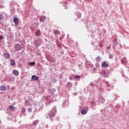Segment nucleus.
I'll list each match as a JSON object with an SVG mask.
<instances>
[{
	"mask_svg": "<svg viewBox=\"0 0 129 129\" xmlns=\"http://www.w3.org/2000/svg\"><path fill=\"white\" fill-rule=\"evenodd\" d=\"M114 44H115V45H117V42H115V43H114Z\"/></svg>",
	"mask_w": 129,
	"mask_h": 129,
	"instance_id": "nucleus-28",
	"label": "nucleus"
},
{
	"mask_svg": "<svg viewBox=\"0 0 129 129\" xmlns=\"http://www.w3.org/2000/svg\"><path fill=\"white\" fill-rule=\"evenodd\" d=\"M59 78L60 79H62V78H63V76L62 75L59 76Z\"/></svg>",
	"mask_w": 129,
	"mask_h": 129,
	"instance_id": "nucleus-27",
	"label": "nucleus"
},
{
	"mask_svg": "<svg viewBox=\"0 0 129 129\" xmlns=\"http://www.w3.org/2000/svg\"><path fill=\"white\" fill-rule=\"evenodd\" d=\"M0 28H1V26H0Z\"/></svg>",
	"mask_w": 129,
	"mask_h": 129,
	"instance_id": "nucleus-37",
	"label": "nucleus"
},
{
	"mask_svg": "<svg viewBox=\"0 0 129 129\" xmlns=\"http://www.w3.org/2000/svg\"><path fill=\"white\" fill-rule=\"evenodd\" d=\"M81 113L82 114H86L87 113V110L85 109H82V111H81Z\"/></svg>",
	"mask_w": 129,
	"mask_h": 129,
	"instance_id": "nucleus-12",
	"label": "nucleus"
},
{
	"mask_svg": "<svg viewBox=\"0 0 129 129\" xmlns=\"http://www.w3.org/2000/svg\"><path fill=\"white\" fill-rule=\"evenodd\" d=\"M13 22L16 25H19V19L17 18H14L13 19Z\"/></svg>",
	"mask_w": 129,
	"mask_h": 129,
	"instance_id": "nucleus-9",
	"label": "nucleus"
},
{
	"mask_svg": "<svg viewBox=\"0 0 129 129\" xmlns=\"http://www.w3.org/2000/svg\"><path fill=\"white\" fill-rule=\"evenodd\" d=\"M31 79L33 81H38L39 80V77H37L36 75H33L31 77Z\"/></svg>",
	"mask_w": 129,
	"mask_h": 129,
	"instance_id": "nucleus-4",
	"label": "nucleus"
},
{
	"mask_svg": "<svg viewBox=\"0 0 129 129\" xmlns=\"http://www.w3.org/2000/svg\"><path fill=\"white\" fill-rule=\"evenodd\" d=\"M13 75H14L15 76H19V71L14 70L12 72Z\"/></svg>",
	"mask_w": 129,
	"mask_h": 129,
	"instance_id": "nucleus-7",
	"label": "nucleus"
},
{
	"mask_svg": "<svg viewBox=\"0 0 129 129\" xmlns=\"http://www.w3.org/2000/svg\"><path fill=\"white\" fill-rule=\"evenodd\" d=\"M1 3H3V1H1Z\"/></svg>",
	"mask_w": 129,
	"mask_h": 129,
	"instance_id": "nucleus-35",
	"label": "nucleus"
},
{
	"mask_svg": "<svg viewBox=\"0 0 129 129\" xmlns=\"http://www.w3.org/2000/svg\"><path fill=\"white\" fill-rule=\"evenodd\" d=\"M107 86L109 87V84L107 83Z\"/></svg>",
	"mask_w": 129,
	"mask_h": 129,
	"instance_id": "nucleus-29",
	"label": "nucleus"
},
{
	"mask_svg": "<svg viewBox=\"0 0 129 129\" xmlns=\"http://www.w3.org/2000/svg\"><path fill=\"white\" fill-rule=\"evenodd\" d=\"M122 64H124L125 62H126V58L123 57L121 61Z\"/></svg>",
	"mask_w": 129,
	"mask_h": 129,
	"instance_id": "nucleus-13",
	"label": "nucleus"
},
{
	"mask_svg": "<svg viewBox=\"0 0 129 129\" xmlns=\"http://www.w3.org/2000/svg\"><path fill=\"white\" fill-rule=\"evenodd\" d=\"M108 49H110V47H108Z\"/></svg>",
	"mask_w": 129,
	"mask_h": 129,
	"instance_id": "nucleus-32",
	"label": "nucleus"
},
{
	"mask_svg": "<svg viewBox=\"0 0 129 129\" xmlns=\"http://www.w3.org/2000/svg\"><path fill=\"white\" fill-rule=\"evenodd\" d=\"M4 56L5 58H6V59H9V58L11 57V54H10V53H6L4 54Z\"/></svg>",
	"mask_w": 129,
	"mask_h": 129,
	"instance_id": "nucleus-11",
	"label": "nucleus"
},
{
	"mask_svg": "<svg viewBox=\"0 0 129 129\" xmlns=\"http://www.w3.org/2000/svg\"><path fill=\"white\" fill-rule=\"evenodd\" d=\"M77 17L78 18V19H80V18H81V13H79L77 15Z\"/></svg>",
	"mask_w": 129,
	"mask_h": 129,
	"instance_id": "nucleus-22",
	"label": "nucleus"
},
{
	"mask_svg": "<svg viewBox=\"0 0 129 129\" xmlns=\"http://www.w3.org/2000/svg\"><path fill=\"white\" fill-rule=\"evenodd\" d=\"M109 58L110 59H112V58H113V56H112V55L109 54Z\"/></svg>",
	"mask_w": 129,
	"mask_h": 129,
	"instance_id": "nucleus-25",
	"label": "nucleus"
},
{
	"mask_svg": "<svg viewBox=\"0 0 129 129\" xmlns=\"http://www.w3.org/2000/svg\"><path fill=\"white\" fill-rule=\"evenodd\" d=\"M67 86L68 87H71L72 86V84H71V83H68L67 84Z\"/></svg>",
	"mask_w": 129,
	"mask_h": 129,
	"instance_id": "nucleus-19",
	"label": "nucleus"
},
{
	"mask_svg": "<svg viewBox=\"0 0 129 129\" xmlns=\"http://www.w3.org/2000/svg\"><path fill=\"white\" fill-rule=\"evenodd\" d=\"M56 108H53L49 113H48V115H49L50 117H54V116H55V114H56Z\"/></svg>",
	"mask_w": 129,
	"mask_h": 129,
	"instance_id": "nucleus-1",
	"label": "nucleus"
},
{
	"mask_svg": "<svg viewBox=\"0 0 129 129\" xmlns=\"http://www.w3.org/2000/svg\"><path fill=\"white\" fill-rule=\"evenodd\" d=\"M0 67H1V63H0Z\"/></svg>",
	"mask_w": 129,
	"mask_h": 129,
	"instance_id": "nucleus-36",
	"label": "nucleus"
},
{
	"mask_svg": "<svg viewBox=\"0 0 129 129\" xmlns=\"http://www.w3.org/2000/svg\"><path fill=\"white\" fill-rule=\"evenodd\" d=\"M7 90V87L5 85H2L0 86L1 91H6Z\"/></svg>",
	"mask_w": 129,
	"mask_h": 129,
	"instance_id": "nucleus-5",
	"label": "nucleus"
},
{
	"mask_svg": "<svg viewBox=\"0 0 129 129\" xmlns=\"http://www.w3.org/2000/svg\"><path fill=\"white\" fill-rule=\"evenodd\" d=\"M108 49H110V47H108Z\"/></svg>",
	"mask_w": 129,
	"mask_h": 129,
	"instance_id": "nucleus-31",
	"label": "nucleus"
},
{
	"mask_svg": "<svg viewBox=\"0 0 129 129\" xmlns=\"http://www.w3.org/2000/svg\"><path fill=\"white\" fill-rule=\"evenodd\" d=\"M35 36H37V37H39V36H41V31H40V30H36V31L35 33Z\"/></svg>",
	"mask_w": 129,
	"mask_h": 129,
	"instance_id": "nucleus-8",
	"label": "nucleus"
},
{
	"mask_svg": "<svg viewBox=\"0 0 129 129\" xmlns=\"http://www.w3.org/2000/svg\"><path fill=\"white\" fill-rule=\"evenodd\" d=\"M15 50L17 51H21L22 50V45L19 43L15 44Z\"/></svg>",
	"mask_w": 129,
	"mask_h": 129,
	"instance_id": "nucleus-3",
	"label": "nucleus"
},
{
	"mask_svg": "<svg viewBox=\"0 0 129 129\" xmlns=\"http://www.w3.org/2000/svg\"><path fill=\"white\" fill-rule=\"evenodd\" d=\"M96 59L97 62H99V61H100V57L99 56H97Z\"/></svg>",
	"mask_w": 129,
	"mask_h": 129,
	"instance_id": "nucleus-21",
	"label": "nucleus"
},
{
	"mask_svg": "<svg viewBox=\"0 0 129 129\" xmlns=\"http://www.w3.org/2000/svg\"><path fill=\"white\" fill-rule=\"evenodd\" d=\"M106 77H108V76H106Z\"/></svg>",
	"mask_w": 129,
	"mask_h": 129,
	"instance_id": "nucleus-33",
	"label": "nucleus"
},
{
	"mask_svg": "<svg viewBox=\"0 0 129 129\" xmlns=\"http://www.w3.org/2000/svg\"><path fill=\"white\" fill-rule=\"evenodd\" d=\"M54 34L55 36H57V35H59L60 34V32L58 31H54Z\"/></svg>",
	"mask_w": 129,
	"mask_h": 129,
	"instance_id": "nucleus-16",
	"label": "nucleus"
},
{
	"mask_svg": "<svg viewBox=\"0 0 129 129\" xmlns=\"http://www.w3.org/2000/svg\"><path fill=\"white\" fill-rule=\"evenodd\" d=\"M11 65H12V66H15L16 65V62L15 60L13 59L11 60Z\"/></svg>",
	"mask_w": 129,
	"mask_h": 129,
	"instance_id": "nucleus-14",
	"label": "nucleus"
},
{
	"mask_svg": "<svg viewBox=\"0 0 129 129\" xmlns=\"http://www.w3.org/2000/svg\"><path fill=\"white\" fill-rule=\"evenodd\" d=\"M102 67L107 68L108 67V63H106V61H104L101 64Z\"/></svg>",
	"mask_w": 129,
	"mask_h": 129,
	"instance_id": "nucleus-6",
	"label": "nucleus"
},
{
	"mask_svg": "<svg viewBox=\"0 0 129 129\" xmlns=\"http://www.w3.org/2000/svg\"><path fill=\"white\" fill-rule=\"evenodd\" d=\"M29 65H30V66H34V65H35L36 64V62H29Z\"/></svg>",
	"mask_w": 129,
	"mask_h": 129,
	"instance_id": "nucleus-17",
	"label": "nucleus"
},
{
	"mask_svg": "<svg viewBox=\"0 0 129 129\" xmlns=\"http://www.w3.org/2000/svg\"><path fill=\"white\" fill-rule=\"evenodd\" d=\"M21 112L25 113V112H26V108L22 107Z\"/></svg>",
	"mask_w": 129,
	"mask_h": 129,
	"instance_id": "nucleus-18",
	"label": "nucleus"
},
{
	"mask_svg": "<svg viewBox=\"0 0 129 129\" xmlns=\"http://www.w3.org/2000/svg\"><path fill=\"white\" fill-rule=\"evenodd\" d=\"M15 107H14V106H13V105L9 106V109L10 110H15Z\"/></svg>",
	"mask_w": 129,
	"mask_h": 129,
	"instance_id": "nucleus-15",
	"label": "nucleus"
},
{
	"mask_svg": "<svg viewBox=\"0 0 129 129\" xmlns=\"http://www.w3.org/2000/svg\"><path fill=\"white\" fill-rule=\"evenodd\" d=\"M115 41H116V39H115Z\"/></svg>",
	"mask_w": 129,
	"mask_h": 129,
	"instance_id": "nucleus-34",
	"label": "nucleus"
},
{
	"mask_svg": "<svg viewBox=\"0 0 129 129\" xmlns=\"http://www.w3.org/2000/svg\"><path fill=\"white\" fill-rule=\"evenodd\" d=\"M99 46L100 47H101V45L100 44H99Z\"/></svg>",
	"mask_w": 129,
	"mask_h": 129,
	"instance_id": "nucleus-30",
	"label": "nucleus"
},
{
	"mask_svg": "<svg viewBox=\"0 0 129 129\" xmlns=\"http://www.w3.org/2000/svg\"><path fill=\"white\" fill-rule=\"evenodd\" d=\"M4 39V36L3 35H0V40H3Z\"/></svg>",
	"mask_w": 129,
	"mask_h": 129,
	"instance_id": "nucleus-26",
	"label": "nucleus"
},
{
	"mask_svg": "<svg viewBox=\"0 0 129 129\" xmlns=\"http://www.w3.org/2000/svg\"><path fill=\"white\" fill-rule=\"evenodd\" d=\"M75 78H76L77 79H79V78H80V76L77 75V76H75Z\"/></svg>",
	"mask_w": 129,
	"mask_h": 129,
	"instance_id": "nucleus-24",
	"label": "nucleus"
},
{
	"mask_svg": "<svg viewBox=\"0 0 129 129\" xmlns=\"http://www.w3.org/2000/svg\"><path fill=\"white\" fill-rule=\"evenodd\" d=\"M2 19H4V16L2 14L0 13V20L2 21Z\"/></svg>",
	"mask_w": 129,
	"mask_h": 129,
	"instance_id": "nucleus-20",
	"label": "nucleus"
},
{
	"mask_svg": "<svg viewBox=\"0 0 129 129\" xmlns=\"http://www.w3.org/2000/svg\"><path fill=\"white\" fill-rule=\"evenodd\" d=\"M45 20H46V17L44 16H40V22H44Z\"/></svg>",
	"mask_w": 129,
	"mask_h": 129,
	"instance_id": "nucleus-10",
	"label": "nucleus"
},
{
	"mask_svg": "<svg viewBox=\"0 0 129 129\" xmlns=\"http://www.w3.org/2000/svg\"><path fill=\"white\" fill-rule=\"evenodd\" d=\"M32 110H33L32 109V108H28V112H32Z\"/></svg>",
	"mask_w": 129,
	"mask_h": 129,
	"instance_id": "nucleus-23",
	"label": "nucleus"
},
{
	"mask_svg": "<svg viewBox=\"0 0 129 129\" xmlns=\"http://www.w3.org/2000/svg\"><path fill=\"white\" fill-rule=\"evenodd\" d=\"M46 57L48 61H49V62H51V63L55 62V58L52 57V56L50 55H47L46 56Z\"/></svg>",
	"mask_w": 129,
	"mask_h": 129,
	"instance_id": "nucleus-2",
	"label": "nucleus"
}]
</instances>
